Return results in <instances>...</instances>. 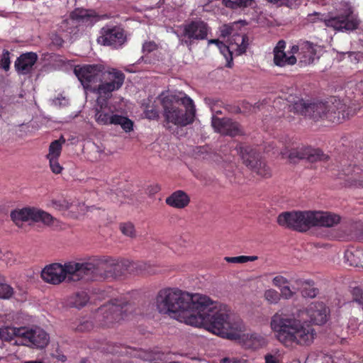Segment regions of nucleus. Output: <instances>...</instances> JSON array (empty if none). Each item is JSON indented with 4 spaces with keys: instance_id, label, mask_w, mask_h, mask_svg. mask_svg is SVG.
Instances as JSON below:
<instances>
[{
    "instance_id": "f257e3e1",
    "label": "nucleus",
    "mask_w": 363,
    "mask_h": 363,
    "mask_svg": "<svg viewBox=\"0 0 363 363\" xmlns=\"http://www.w3.org/2000/svg\"><path fill=\"white\" fill-rule=\"evenodd\" d=\"M155 303L160 313L187 325H206L208 330L222 337L235 339L243 328L240 319L230 315L227 306L213 302L206 296L167 287L158 291Z\"/></svg>"
},
{
    "instance_id": "f03ea898",
    "label": "nucleus",
    "mask_w": 363,
    "mask_h": 363,
    "mask_svg": "<svg viewBox=\"0 0 363 363\" xmlns=\"http://www.w3.org/2000/svg\"><path fill=\"white\" fill-rule=\"evenodd\" d=\"M328 315L323 303H311L306 310L277 312L271 318L270 327L275 338L285 347L308 346L313 343L315 332L304 316L307 315L312 323L321 325L326 323Z\"/></svg>"
},
{
    "instance_id": "7ed1b4c3",
    "label": "nucleus",
    "mask_w": 363,
    "mask_h": 363,
    "mask_svg": "<svg viewBox=\"0 0 363 363\" xmlns=\"http://www.w3.org/2000/svg\"><path fill=\"white\" fill-rule=\"evenodd\" d=\"M74 72L85 90L106 99H111L112 93L121 88L125 78L122 71L114 68L106 70L101 64L77 66Z\"/></svg>"
},
{
    "instance_id": "20e7f679",
    "label": "nucleus",
    "mask_w": 363,
    "mask_h": 363,
    "mask_svg": "<svg viewBox=\"0 0 363 363\" xmlns=\"http://www.w3.org/2000/svg\"><path fill=\"white\" fill-rule=\"evenodd\" d=\"M161 96L163 116L167 123L184 127L191 124L195 118L196 108L193 100L184 93H168Z\"/></svg>"
},
{
    "instance_id": "39448f33",
    "label": "nucleus",
    "mask_w": 363,
    "mask_h": 363,
    "mask_svg": "<svg viewBox=\"0 0 363 363\" xmlns=\"http://www.w3.org/2000/svg\"><path fill=\"white\" fill-rule=\"evenodd\" d=\"M92 263L85 262L71 261L65 262L63 265L53 263L42 270L41 277L45 282L54 285L65 280L68 282L86 280V276L94 277L93 273H95L96 269Z\"/></svg>"
},
{
    "instance_id": "423d86ee",
    "label": "nucleus",
    "mask_w": 363,
    "mask_h": 363,
    "mask_svg": "<svg viewBox=\"0 0 363 363\" xmlns=\"http://www.w3.org/2000/svg\"><path fill=\"white\" fill-rule=\"evenodd\" d=\"M345 105L340 99L332 97L329 101L306 103L298 100L289 106V111L318 121L326 119L333 123L340 122L345 118Z\"/></svg>"
},
{
    "instance_id": "0eeeda50",
    "label": "nucleus",
    "mask_w": 363,
    "mask_h": 363,
    "mask_svg": "<svg viewBox=\"0 0 363 363\" xmlns=\"http://www.w3.org/2000/svg\"><path fill=\"white\" fill-rule=\"evenodd\" d=\"M87 262L94 264L96 269L95 273H93L94 277L86 276V281H96L109 277L121 276L125 272H130V268L134 264L128 259L118 260L110 257L93 259Z\"/></svg>"
},
{
    "instance_id": "6e6552de",
    "label": "nucleus",
    "mask_w": 363,
    "mask_h": 363,
    "mask_svg": "<svg viewBox=\"0 0 363 363\" xmlns=\"http://www.w3.org/2000/svg\"><path fill=\"white\" fill-rule=\"evenodd\" d=\"M133 311L131 303L116 298L99 307L97 313L101 325L110 327L114 323L128 318Z\"/></svg>"
},
{
    "instance_id": "1a4fd4ad",
    "label": "nucleus",
    "mask_w": 363,
    "mask_h": 363,
    "mask_svg": "<svg viewBox=\"0 0 363 363\" xmlns=\"http://www.w3.org/2000/svg\"><path fill=\"white\" fill-rule=\"evenodd\" d=\"M105 97L98 96L97 107L95 113V121L99 125H120L123 130L129 133L133 130V122L127 117L113 114L111 107L108 106V100Z\"/></svg>"
},
{
    "instance_id": "9d476101",
    "label": "nucleus",
    "mask_w": 363,
    "mask_h": 363,
    "mask_svg": "<svg viewBox=\"0 0 363 363\" xmlns=\"http://www.w3.org/2000/svg\"><path fill=\"white\" fill-rule=\"evenodd\" d=\"M313 211H286L277 217L279 225L298 232H306L313 227Z\"/></svg>"
},
{
    "instance_id": "9b49d317",
    "label": "nucleus",
    "mask_w": 363,
    "mask_h": 363,
    "mask_svg": "<svg viewBox=\"0 0 363 363\" xmlns=\"http://www.w3.org/2000/svg\"><path fill=\"white\" fill-rule=\"evenodd\" d=\"M211 31V27L201 18L191 20L183 25L182 44L190 49L198 41L207 39Z\"/></svg>"
},
{
    "instance_id": "f8f14e48",
    "label": "nucleus",
    "mask_w": 363,
    "mask_h": 363,
    "mask_svg": "<svg viewBox=\"0 0 363 363\" xmlns=\"http://www.w3.org/2000/svg\"><path fill=\"white\" fill-rule=\"evenodd\" d=\"M240 155L243 163L253 172L264 178L271 177V169L262 160L260 154L256 149L250 146L240 147Z\"/></svg>"
},
{
    "instance_id": "ddd939ff",
    "label": "nucleus",
    "mask_w": 363,
    "mask_h": 363,
    "mask_svg": "<svg viewBox=\"0 0 363 363\" xmlns=\"http://www.w3.org/2000/svg\"><path fill=\"white\" fill-rule=\"evenodd\" d=\"M325 25L337 31L353 30L357 28L359 21L354 14L353 9L347 6L337 15L324 19Z\"/></svg>"
},
{
    "instance_id": "4468645a",
    "label": "nucleus",
    "mask_w": 363,
    "mask_h": 363,
    "mask_svg": "<svg viewBox=\"0 0 363 363\" xmlns=\"http://www.w3.org/2000/svg\"><path fill=\"white\" fill-rule=\"evenodd\" d=\"M127 40L125 30L118 26L106 25L100 30V35L97 38L99 44L108 46L113 49L121 48Z\"/></svg>"
},
{
    "instance_id": "2eb2a0df",
    "label": "nucleus",
    "mask_w": 363,
    "mask_h": 363,
    "mask_svg": "<svg viewBox=\"0 0 363 363\" xmlns=\"http://www.w3.org/2000/svg\"><path fill=\"white\" fill-rule=\"evenodd\" d=\"M11 218L17 225H20L23 221L28 220L41 221L46 225H50L53 221V217L50 213L43 210L31 208L13 211L11 213Z\"/></svg>"
},
{
    "instance_id": "dca6fc26",
    "label": "nucleus",
    "mask_w": 363,
    "mask_h": 363,
    "mask_svg": "<svg viewBox=\"0 0 363 363\" xmlns=\"http://www.w3.org/2000/svg\"><path fill=\"white\" fill-rule=\"evenodd\" d=\"M17 332L21 335V345L42 349L49 342L48 334L40 328H22Z\"/></svg>"
},
{
    "instance_id": "f3484780",
    "label": "nucleus",
    "mask_w": 363,
    "mask_h": 363,
    "mask_svg": "<svg viewBox=\"0 0 363 363\" xmlns=\"http://www.w3.org/2000/svg\"><path fill=\"white\" fill-rule=\"evenodd\" d=\"M288 157L291 162H296L300 160H307L310 162L317 161H326L328 156L325 155L320 149L302 145L289 151Z\"/></svg>"
},
{
    "instance_id": "a211bd4d",
    "label": "nucleus",
    "mask_w": 363,
    "mask_h": 363,
    "mask_svg": "<svg viewBox=\"0 0 363 363\" xmlns=\"http://www.w3.org/2000/svg\"><path fill=\"white\" fill-rule=\"evenodd\" d=\"M288 157L291 162H296L300 160H307L310 162L317 161H326L328 156L325 155L320 149L302 145L289 151Z\"/></svg>"
},
{
    "instance_id": "6ab92c4d",
    "label": "nucleus",
    "mask_w": 363,
    "mask_h": 363,
    "mask_svg": "<svg viewBox=\"0 0 363 363\" xmlns=\"http://www.w3.org/2000/svg\"><path fill=\"white\" fill-rule=\"evenodd\" d=\"M211 124L215 130L222 135L235 137L243 134L240 125L228 118L212 116Z\"/></svg>"
},
{
    "instance_id": "aec40b11",
    "label": "nucleus",
    "mask_w": 363,
    "mask_h": 363,
    "mask_svg": "<svg viewBox=\"0 0 363 363\" xmlns=\"http://www.w3.org/2000/svg\"><path fill=\"white\" fill-rule=\"evenodd\" d=\"M313 227L332 228L341 221L340 215L329 211H313Z\"/></svg>"
},
{
    "instance_id": "412c9836",
    "label": "nucleus",
    "mask_w": 363,
    "mask_h": 363,
    "mask_svg": "<svg viewBox=\"0 0 363 363\" xmlns=\"http://www.w3.org/2000/svg\"><path fill=\"white\" fill-rule=\"evenodd\" d=\"M317 45L309 41L301 42V51L298 55V65L305 67L313 63L317 54Z\"/></svg>"
},
{
    "instance_id": "4be33fe9",
    "label": "nucleus",
    "mask_w": 363,
    "mask_h": 363,
    "mask_svg": "<svg viewBox=\"0 0 363 363\" xmlns=\"http://www.w3.org/2000/svg\"><path fill=\"white\" fill-rule=\"evenodd\" d=\"M38 60V55L35 52H26L21 55L15 62V68L18 74H29L33 65Z\"/></svg>"
},
{
    "instance_id": "5701e85b",
    "label": "nucleus",
    "mask_w": 363,
    "mask_h": 363,
    "mask_svg": "<svg viewBox=\"0 0 363 363\" xmlns=\"http://www.w3.org/2000/svg\"><path fill=\"white\" fill-rule=\"evenodd\" d=\"M165 202L171 207L184 208L189 205L190 198L184 191L177 190L168 196L166 199Z\"/></svg>"
},
{
    "instance_id": "b1692460",
    "label": "nucleus",
    "mask_w": 363,
    "mask_h": 363,
    "mask_svg": "<svg viewBox=\"0 0 363 363\" xmlns=\"http://www.w3.org/2000/svg\"><path fill=\"white\" fill-rule=\"evenodd\" d=\"M344 257L349 265L363 267V249L350 247L345 250Z\"/></svg>"
},
{
    "instance_id": "393cba45",
    "label": "nucleus",
    "mask_w": 363,
    "mask_h": 363,
    "mask_svg": "<svg viewBox=\"0 0 363 363\" xmlns=\"http://www.w3.org/2000/svg\"><path fill=\"white\" fill-rule=\"evenodd\" d=\"M298 289L305 298H314L318 294V289L315 287V283L311 279H298L295 281Z\"/></svg>"
},
{
    "instance_id": "a878e982",
    "label": "nucleus",
    "mask_w": 363,
    "mask_h": 363,
    "mask_svg": "<svg viewBox=\"0 0 363 363\" xmlns=\"http://www.w3.org/2000/svg\"><path fill=\"white\" fill-rule=\"evenodd\" d=\"M96 17V13L94 11L76 9L70 14V19H65L62 21L61 27L68 24L70 21H77L82 22H88L91 18Z\"/></svg>"
},
{
    "instance_id": "bb28decb",
    "label": "nucleus",
    "mask_w": 363,
    "mask_h": 363,
    "mask_svg": "<svg viewBox=\"0 0 363 363\" xmlns=\"http://www.w3.org/2000/svg\"><path fill=\"white\" fill-rule=\"evenodd\" d=\"M89 301V296L85 291H79L72 295L69 298L71 307L80 309L85 306Z\"/></svg>"
},
{
    "instance_id": "cd10ccee",
    "label": "nucleus",
    "mask_w": 363,
    "mask_h": 363,
    "mask_svg": "<svg viewBox=\"0 0 363 363\" xmlns=\"http://www.w3.org/2000/svg\"><path fill=\"white\" fill-rule=\"evenodd\" d=\"M245 344L249 348L257 350L265 345L266 340L260 334L252 333L247 335Z\"/></svg>"
},
{
    "instance_id": "c85d7f7f",
    "label": "nucleus",
    "mask_w": 363,
    "mask_h": 363,
    "mask_svg": "<svg viewBox=\"0 0 363 363\" xmlns=\"http://www.w3.org/2000/svg\"><path fill=\"white\" fill-rule=\"evenodd\" d=\"M273 62L276 66L284 67L294 65L297 62V58L294 55L287 56L286 52H281L274 55Z\"/></svg>"
},
{
    "instance_id": "c756f323",
    "label": "nucleus",
    "mask_w": 363,
    "mask_h": 363,
    "mask_svg": "<svg viewBox=\"0 0 363 363\" xmlns=\"http://www.w3.org/2000/svg\"><path fill=\"white\" fill-rule=\"evenodd\" d=\"M22 328L5 327L0 328V337L4 340H11L13 337H16V342L21 344V335L17 332Z\"/></svg>"
},
{
    "instance_id": "7c9ffc66",
    "label": "nucleus",
    "mask_w": 363,
    "mask_h": 363,
    "mask_svg": "<svg viewBox=\"0 0 363 363\" xmlns=\"http://www.w3.org/2000/svg\"><path fill=\"white\" fill-rule=\"evenodd\" d=\"M13 294V288L6 283L5 277L0 274V298L9 299Z\"/></svg>"
},
{
    "instance_id": "2f4dec72",
    "label": "nucleus",
    "mask_w": 363,
    "mask_h": 363,
    "mask_svg": "<svg viewBox=\"0 0 363 363\" xmlns=\"http://www.w3.org/2000/svg\"><path fill=\"white\" fill-rule=\"evenodd\" d=\"M65 142V140L63 137L52 142L49 147V153L47 155V158H59L62 152V145Z\"/></svg>"
},
{
    "instance_id": "473e14b6",
    "label": "nucleus",
    "mask_w": 363,
    "mask_h": 363,
    "mask_svg": "<svg viewBox=\"0 0 363 363\" xmlns=\"http://www.w3.org/2000/svg\"><path fill=\"white\" fill-rule=\"evenodd\" d=\"M223 3L228 8L238 9L251 6L254 0H223Z\"/></svg>"
},
{
    "instance_id": "72a5a7b5",
    "label": "nucleus",
    "mask_w": 363,
    "mask_h": 363,
    "mask_svg": "<svg viewBox=\"0 0 363 363\" xmlns=\"http://www.w3.org/2000/svg\"><path fill=\"white\" fill-rule=\"evenodd\" d=\"M231 40L235 41L237 46L236 50L239 55L246 52L248 38L245 35H234Z\"/></svg>"
},
{
    "instance_id": "f704fd0d",
    "label": "nucleus",
    "mask_w": 363,
    "mask_h": 363,
    "mask_svg": "<svg viewBox=\"0 0 363 363\" xmlns=\"http://www.w3.org/2000/svg\"><path fill=\"white\" fill-rule=\"evenodd\" d=\"M233 46V44L231 45V47H230L223 43L218 48L220 53L223 55L226 60L225 66L229 68L232 67L233 65V52L231 51Z\"/></svg>"
},
{
    "instance_id": "c9c22d12",
    "label": "nucleus",
    "mask_w": 363,
    "mask_h": 363,
    "mask_svg": "<svg viewBox=\"0 0 363 363\" xmlns=\"http://www.w3.org/2000/svg\"><path fill=\"white\" fill-rule=\"evenodd\" d=\"M224 259L229 263H245L255 261L258 257L257 256L240 255L238 257H225Z\"/></svg>"
},
{
    "instance_id": "e433bc0d",
    "label": "nucleus",
    "mask_w": 363,
    "mask_h": 363,
    "mask_svg": "<svg viewBox=\"0 0 363 363\" xmlns=\"http://www.w3.org/2000/svg\"><path fill=\"white\" fill-rule=\"evenodd\" d=\"M120 230L124 235L130 238H133L135 236V226L130 222L121 223Z\"/></svg>"
},
{
    "instance_id": "4c0bfd02",
    "label": "nucleus",
    "mask_w": 363,
    "mask_h": 363,
    "mask_svg": "<svg viewBox=\"0 0 363 363\" xmlns=\"http://www.w3.org/2000/svg\"><path fill=\"white\" fill-rule=\"evenodd\" d=\"M280 294L274 289H268L264 292V298L270 303H277L280 300Z\"/></svg>"
},
{
    "instance_id": "58836bf2",
    "label": "nucleus",
    "mask_w": 363,
    "mask_h": 363,
    "mask_svg": "<svg viewBox=\"0 0 363 363\" xmlns=\"http://www.w3.org/2000/svg\"><path fill=\"white\" fill-rule=\"evenodd\" d=\"M145 117L150 120H155L159 118L157 108L153 106H148L144 111Z\"/></svg>"
},
{
    "instance_id": "ea45409f",
    "label": "nucleus",
    "mask_w": 363,
    "mask_h": 363,
    "mask_svg": "<svg viewBox=\"0 0 363 363\" xmlns=\"http://www.w3.org/2000/svg\"><path fill=\"white\" fill-rule=\"evenodd\" d=\"M353 301L362 306L363 310V290L360 287H354L352 291Z\"/></svg>"
},
{
    "instance_id": "a19ab883",
    "label": "nucleus",
    "mask_w": 363,
    "mask_h": 363,
    "mask_svg": "<svg viewBox=\"0 0 363 363\" xmlns=\"http://www.w3.org/2000/svg\"><path fill=\"white\" fill-rule=\"evenodd\" d=\"M49 160L50 167L51 171L56 174H60L63 167L59 163V158H48Z\"/></svg>"
},
{
    "instance_id": "79ce46f5",
    "label": "nucleus",
    "mask_w": 363,
    "mask_h": 363,
    "mask_svg": "<svg viewBox=\"0 0 363 363\" xmlns=\"http://www.w3.org/2000/svg\"><path fill=\"white\" fill-rule=\"evenodd\" d=\"M0 63H1V66L2 67V68L4 70L7 71L9 69L11 61H10V52L8 50H4Z\"/></svg>"
},
{
    "instance_id": "37998d69",
    "label": "nucleus",
    "mask_w": 363,
    "mask_h": 363,
    "mask_svg": "<svg viewBox=\"0 0 363 363\" xmlns=\"http://www.w3.org/2000/svg\"><path fill=\"white\" fill-rule=\"evenodd\" d=\"M52 206L55 209L60 211L67 210L69 208V203L66 200H53L52 201Z\"/></svg>"
},
{
    "instance_id": "c03bdc74",
    "label": "nucleus",
    "mask_w": 363,
    "mask_h": 363,
    "mask_svg": "<svg viewBox=\"0 0 363 363\" xmlns=\"http://www.w3.org/2000/svg\"><path fill=\"white\" fill-rule=\"evenodd\" d=\"M272 284L274 286L281 289L289 284V280L281 275H277L272 279Z\"/></svg>"
},
{
    "instance_id": "a18cd8bd",
    "label": "nucleus",
    "mask_w": 363,
    "mask_h": 363,
    "mask_svg": "<svg viewBox=\"0 0 363 363\" xmlns=\"http://www.w3.org/2000/svg\"><path fill=\"white\" fill-rule=\"evenodd\" d=\"M93 328V323L89 320H84L80 323L75 330L78 332H86L89 331Z\"/></svg>"
},
{
    "instance_id": "49530a36",
    "label": "nucleus",
    "mask_w": 363,
    "mask_h": 363,
    "mask_svg": "<svg viewBox=\"0 0 363 363\" xmlns=\"http://www.w3.org/2000/svg\"><path fill=\"white\" fill-rule=\"evenodd\" d=\"M157 45L154 41H147L143 45V50L144 52L150 53L157 50Z\"/></svg>"
},
{
    "instance_id": "de8ad7c7",
    "label": "nucleus",
    "mask_w": 363,
    "mask_h": 363,
    "mask_svg": "<svg viewBox=\"0 0 363 363\" xmlns=\"http://www.w3.org/2000/svg\"><path fill=\"white\" fill-rule=\"evenodd\" d=\"M286 48V43L284 40H279L273 50V54H279L281 52H285L284 50Z\"/></svg>"
},
{
    "instance_id": "09e8293b",
    "label": "nucleus",
    "mask_w": 363,
    "mask_h": 363,
    "mask_svg": "<svg viewBox=\"0 0 363 363\" xmlns=\"http://www.w3.org/2000/svg\"><path fill=\"white\" fill-rule=\"evenodd\" d=\"M281 294L286 298H289L293 296L294 293L291 290L290 287L286 284L280 289Z\"/></svg>"
},
{
    "instance_id": "8fccbe9b",
    "label": "nucleus",
    "mask_w": 363,
    "mask_h": 363,
    "mask_svg": "<svg viewBox=\"0 0 363 363\" xmlns=\"http://www.w3.org/2000/svg\"><path fill=\"white\" fill-rule=\"evenodd\" d=\"M320 16L322 15L320 13L315 12L308 15L307 21L310 23H315L318 21H322V18H320Z\"/></svg>"
},
{
    "instance_id": "3c124183",
    "label": "nucleus",
    "mask_w": 363,
    "mask_h": 363,
    "mask_svg": "<svg viewBox=\"0 0 363 363\" xmlns=\"http://www.w3.org/2000/svg\"><path fill=\"white\" fill-rule=\"evenodd\" d=\"M224 108L230 113H238L241 111L240 108L236 105L227 104Z\"/></svg>"
},
{
    "instance_id": "603ef678",
    "label": "nucleus",
    "mask_w": 363,
    "mask_h": 363,
    "mask_svg": "<svg viewBox=\"0 0 363 363\" xmlns=\"http://www.w3.org/2000/svg\"><path fill=\"white\" fill-rule=\"evenodd\" d=\"M265 363H279V360L275 356L267 354L265 355Z\"/></svg>"
},
{
    "instance_id": "864d4df0",
    "label": "nucleus",
    "mask_w": 363,
    "mask_h": 363,
    "mask_svg": "<svg viewBox=\"0 0 363 363\" xmlns=\"http://www.w3.org/2000/svg\"><path fill=\"white\" fill-rule=\"evenodd\" d=\"M301 51V42L298 45H293L291 48L290 53L291 55H294L295 54L299 55V52Z\"/></svg>"
},
{
    "instance_id": "5fc2aeb1",
    "label": "nucleus",
    "mask_w": 363,
    "mask_h": 363,
    "mask_svg": "<svg viewBox=\"0 0 363 363\" xmlns=\"http://www.w3.org/2000/svg\"><path fill=\"white\" fill-rule=\"evenodd\" d=\"M147 190H148V193L150 195H153V194L157 193L160 190V186L158 184H155V185L148 187Z\"/></svg>"
},
{
    "instance_id": "6e6d98bb",
    "label": "nucleus",
    "mask_w": 363,
    "mask_h": 363,
    "mask_svg": "<svg viewBox=\"0 0 363 363\" xmlns=\"http://www.w3.org/2000/svg\"><path fill=\"white\" fill-rule=\"evenodd\" d=\"M216 104H211V109L213 114H222V111L219 109L216 108Z\"/></svg>"
},
{
    "instance_id": "4d7b16f0",
    "label": "nucleus",
    "mask_w": 363,
    "mask_h": 363,
    "mask_svg": "<svg viewBox=\"0 0 363 363\" xmlns=\"http://www.w3.org/2000/svg\"><path fill=\"white\" fill-rule=\"evenodd\" d=\"M223 42L220 41L218 39H211L208 40V44H215L218 47V48L221 45Z\"/></svg>"
},
{
    "instance_id": "13d9d810",
    "label": "nucleus",
    "mask_w": 363,
    "mask_h": 363,
    "mask_svg": "<svg viewBox=\"0 0 363 363\" xmlns=\"http://www.w3.org/2000/svg\"><path fill=\"white\" fill-rule=\"evenodd\" d=\"M57 359L59 361L65 362L67 360V357L65 355H64V354H58L57 356Z\"/></svg>"
},
{
    "instance_id": "bf43d9fd",
    "label": "nucleus",
    "mask_w": 363,
    "mask_h": 363,
    "mask_svg": "<svg viewBox=\"0 0 363 363\" xmlns=\"http://www.w3.org/2000/svg\"><path fill=\"white\" fill-rule=\"evenodd\" d=\"M64 43V40L61 38H56L55 39V43L59 45H62V44Z\"/></svg>"
},
{
    "instance_id": "052dcab7",
    "label": "nucleus",
    "mask_w": 363,
    "mask_h": 363,
    "mask_svg": "<svg viewBox=\"0 0 363 363\" xmlns=\"http://www.w3.org/2000/svg\"><path fill=\"white\" fill-rule=\"evenodd\" d=\"M24 363H43L41 360H31V361H26Z\"/></svg>"
},
{
    "instance_id": "680f3d73",
    "label": "nucleus",
    "mask_w": 363,
    "mask_h": 363,
    "mask_svg": "<svg viewBox=\"0 0 363 363\" xmlns=\"http://www.w3.org/2000/svg\"><path fill=\"white\" fill-rule=\"evenodd\" d=\"M221 362H222L223 363H230V359L229 358H228V357H225V358H223V359L221 360Z\"/></svg>"
},
{
    "instance_id": "e2e57ef3",
    "label": "nucleus",
    "mask_w": 363,
    "mask_h": 363,
    "mask_svg": "<svg viewBox=\"0 0 363 363\" xmlns=\"http://www.w3.org/2000/svg\"><path fill=\"white\" fill-rule=\"evenodd\" d=\"M342 237V235L341 234H337L333 236L334 238H340Z\"/></svg>"
},
{
    "instance_id": "0e129e2a",
    "label": "nucleus",
    "mask_w": 363,
    "mask_h": 363,
    "mask_svg": "<svg viewBox=\"0 0 363 363\" xmlns=\"http://www.w3.org/2000/svg\"><path fill=\"white\" fill-rule=\"evenodd\" d=\"M268 2H270V3H277L278 1H279L280 0H267Z\"/></svg>"
},
{
    "instance_id": "69168bd1",
    "label": "nucleus",
    "mask_w": 363,
    "mask_h": 363,
    "mask_svg": "<svg viewBox=\"0 0 363 363\" xmlns=\"http://www.w3.org/2000/svg\"><path fill=\"white\" fill-rule=\"evenodd\" d=\"M219 103L222 104V101H216L214 104H216V106H220Z\"/></svg>"
},
{
    "instance_id": "338daca9",
    "label": "nucleus",
    "mask_w": 363,
    "mask_h": 363,
    "mask_svg": "<svg viewBox=\"0 0 363 363\" xmlns=\"http://www.w3.org/2000/svg\"><path fill=\"white\" fill-rule=\"evenodd\" d=\"M361 238L363 240V228L361 232Z\"/></svg>"
},
{
    "instance_id": "774afa93",
    "label": "nucleus",
    "mask_w": 363,
    "mask_h": 363,
    "mask_svg": "<svg viewBox=\"0 0 363 363\" xmlns=\"http://www.w3.org/2000/svg\"><path fill=\"white\" fill-rule=\"evenodd\" d=\"M358 180L363 182V178H359Z\"/></svg>"
}]
</instances>
